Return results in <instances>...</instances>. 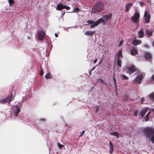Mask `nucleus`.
<instances>
[{
  "label": "nucleus",
  "mask_w": 154,
  "mask_h": 154,
  "mask_svg": "<svg viewBox=\"0 0 154 154\" xmlns=\"http://www.w3.org/2000/svg\"><path fill=\"white\" fill-rule=\"evenodd\" d=\"M23 103V102L21 101L16 104L12 105L13 112L11 114V119H17L26 125H29L31 123L30 119L27 117H23V115L19 113Z\"/></svg>",
  "instance_id": "f257e3e1"
},
{
  "label": "nucleus",
  "mask_w": 154,
  "mask_h": 154,
  "mask_svg": "<svg viewBox=\"0 0 154 154\" xmlns=\"http://www.w3.org/2000/svg\"><path fill=\"white\" fill-rule=\"evenodd\" d=\"M140 132L143 133V135L148 141L154 144V128L151 127H143L139 128Z\"/></svg>",
  "instance_id": "f03ea898"
},
{
  "label": "nucleus",
  "mask_w": 154,
  "mask_h": 154,
  "mask_svg": "<svg viewBox=\"0 0 154 154\" xmlns=\"http://www.w3.org/2000/svg\"><path fill=\"white\" fill-rule=\"evenodd\" d=\"M9 95H8L5 98L0 100V103L4 104L8 103V104H9L11 100H14V96L16 95L15 90L12 88H11L9 90Z\"/></svg>",
  "instance_id": "7ed1b4c3"
},
{
  "label": "nucleus",
  "mask_w": 154,
  "mask_h": 154,
  "mask_svg": "<svg viewBox=\"0 0 154 154\" xmlns=\"http://www.w3.org/2000/svg\"><path fill=\"white\" fill-rule=\"evenodd\" d=\"M104 8V5L103 3L99 1L96 2L93 6L92 12L94 14H97L103 10Z\"/></svg>",
  "instance_id": "20e7f679"
},
{
  "label": "nucleus",
  "mask_w": 154,
  "mask_h": 154,
  "mask_svg": "<svg viewBox=\"0 0 154 154\" xmlns=\"http://www.w3.org/2000/svg\"><path fill=\"white\" fill-rule=\"evenodd\" d=\"M140 16L139 13L135 12L131 18V20L134 23H135L136 25L137 26H138L139 25Z\"/></svg>",
  "instance_id": "39448f33"
},
{
  "label": "nucleus",
  "mask_w": 154,
  "mask_h": 154,
  "mask_svg": "<svg viewBox=\"0 0 154 154\" xmlns=\"http://www.w3.org/2000/svg\"><path fill=\"white\" fill-rule=\"evenodd\" d=\"M45 32L41 30H39L37 33L38 39L39 41L42 40L45 36Z\"/></svg>",
  "instance_id": "423d86ee"
},
{
  "label": "nucleus",
  "mask_w": 154,
  "mask_h": 154,
  "mask_svg": "<svg viewBox=\"0 0 154 154\" xmlns=\"http://www.w3.org/2000/svg\"><path fill=\"white\" fill-rule=\"evenodd\" d=\"M149 109V108L147 107H146L143 108L140 111L139 116H140L142 118L143 117Z\"/></svg>",
  "instance_id": "0eeeda50"
},
{
  "label": "nucleus",
  "mask_w": 154,
  "mask_h": 154,
  "mask_svg": "<svg viewBox=\"0 0 154 154\" xmlns=\"http://www.w3.org/2000/svg\"><path fill=\"white\" fill-rule=\"evenodd\" d=\"M144 56L145 59L150 61L152 58V56L151 54L148 52H146L144 53Z\"/></svg>",
  "instance_id": "6e6552de"
},
{
  "label": "nucleus",
  "mask_w": 154,
  "mask_h": 154,
  "mask_svg": "<svg viewBox=\"0 0 154 154\" xmlns=\"http://www.w3.org/2000/svg\"><path fill=\"white\" fill-rule=\"evenodd\" d=\"M127 69L129 71V73L130 75L136 70V68L135 66L133 65H131V66L127 68Z\"/></svg>",
  "instance_id": "1a4fd4ad"
},
{
  "label": "nucleus",
  "mask_w": 154,
  "mask_h": 154,
  "mask_svg": "<svg viewBox=\"0 0 154 154\" xmlns=\"http://www.w3.org/2000/svg\"><path fill=\"white\" fill-rule=\"evenodd\" d=\"M96 82L97 83L100 82L101 84L104 85L110 86V84H109L105 80H104L103 79H101L100 78L98 79L96 81Z\"/></svg>",
  "instance_id": "9d476101"
},
{
  "label": "nucleus",
  "mask_w": 154,
  "mask_h": 154,
  "mask_svg": "<svg viewBox=\"0 0 154 154\" xmlns=\"http://www.w3.org/2000/svg\"><path fill=\"white\" fill-rule=\"evenodd\" d=\"M142 41L140 40H138L136 39V37H135L132 40V44L134 46H137L141 43Z\"/></svg>",
  "instance_id": "9b49d317"
},
{
  "label": "nucleus",
  "mask_w": 154,
  "mask_h": 154,
  "mask_svg": "<svg viewBox=\"0 0 154 154\" xmlns=\"http://www.w3.org/2000/svg\"><path fill=\"white\" fill-rule=\"evenodd\" d=\"M143 78H135L133 82L135 83L140 85L142 83V81L143 80Z\"/></svg>",
  "instance_id": "f8f14e48"
},
{
  "label": "nucleus",
  "mask_w": 154,
  "mask_h": 154,
  "mask_svg": "<svg viewBox=\"0 0 154 154\" xmlns=\"http://www.w3.org/2000/svg\"><path fill=\"white\" fill-rule=\"evenodd\" d=\"M109 152L110 154H112L114 151V146L113 144L110 141L109 142Z\"/></svg>",
  "instance_id": "ddd939ff"
},
{
  "label": "nucleus",
  "mask_w": 154,
  "mask_h": 154,
  "mask_svg": "<svg viewBox=\"0 0 154 154\" xmlns=\"http://www.w3.org/2000/svg\"><path fill=\"white\" fill-rule=\"evenodd\" d=\"M138 37L139 38H143L144 37V32L143 31V29H140L138 32Z\"/></svg>",
  "instance_id": "4468645a"
},
{
  "label": "nucleus",
  "mask_w": 154,
  "mask_h": 154,
  "mask_svg": "<svg viewBox=\"0 0 154 154\" xmlns=\"http://www.w3.org/2000/svg\"><path fill=\"white\" fill-rule=\"evenodd\" d=\"M64 5H63L61 3H60L57 5L56 8V10L61 11L64 9Z\"/></svg>",
  "instance_id": "2eb2a0df"
},
{
  "label": "nucleus",
  "mask_w": 154,
  "mask_h": 154,
  "mask_svg": "<svg viewBox=\"0 0 154 154\" xmlns=\"http://www.w3.org/2000/svg\"><path fill=\"white\" fill-rule=\"evenodd\" d=\"M57 147L59 148H62L65 146V143L61 141L60 142H58L57 143Z\"/></svg>",
  "instance_id": "dca6fc26"
},
{
  "label": "nucleus",
  "mask_w": 154,
  "mask_h": 154,
  "mask_svg": "<svg viewBox=\"0 0 154 154\" xmlns=\"http://www.w3.org/2000/svg\"><path fill=\"white\" fill-rule=\"evenodd\" d=\"M144 22L146 23H149L150 22V15H148L146 16H144Z\"/></svg>",
  "instance_id": "f3484780"
},
{
  "label": "nucleus",
  "mask_w": 154,
  "mask_h": 154,
  "mask_svg": "<svg viewBox=\"0 0 154 154\" xmlns=\"http://www.w3.org/2000/svg\"><path fill=\"white\" fill-rule=\"evenodd\" d=\"M104 17L105 16H103V15L102 18H100L98 20L100 24L101 23H102L103 25H104L106 24V20L104 18Z\"/></svg>",
  "instance_id": "a211bd4d"
},
{
  "label": "nucleus",
  "mask_w": 154,
  "mask_h": 154,
  "mask_svg": "<svg viewBox=\"0 0 154 154\" xmlns=\"http://www.w3.org/2000/svg\"><path fill=\"white\" fill-rule=\"evenodd\" d=\"M100 24L98 20L96 21V22H94V21H93V23L91 24L90 27L91 28H93L94 27L97 26Z\"/></svg>",
  "instance_id": "6ab92c4d"
},
{
  "label": "nucleus",
  "mask_w": 154,
  "mask_h": 154,
  "mask_svg": "<svg viewBox=\"0 0 154 154\" xmlns=\"http://www.w3.org/2000/svg\"><path fill=\"white\" fill-rule=\"evenodd\" d=\"M95 32L94 31H87L85 32V34L87 35L92 36L94 34Z\"/></svg>",
  "instance_id": "aec40b11"
},
{
  "label": "nucleus",
  "mask_w": 154,
  "mask_h": 154,
  "mask_svg": "<svg viewBox=\"0 0 154 154\" xmlns=\"http://www.w3.org/2000/svg\"><path fill=\"white\" fill-rule=\"evenodd\" d=\"M131 55L133 56L135 55L138 54L137 50L134 48H132L131 50Z\"/></svg>",
  "instance_id": "412c9836"
},
{
  "label": "nucleus",
  "mask_w": 154,
  "mask_h": 154,
  "mask_svg": "<svg viewBox=\"0 0 154 154\" xmlns=\"http://www.w3.org/2000/svg\"><path fill=\"white\" fill-rule=\"evenodd\" d=\"M148 97L149 99L152 102L154 101V92L148 95Z\"/></svg>",
  "instance_id": "4be33fe9"
},
{
  "label": "nucleus",
  "mask_w": 154,
  "mask_h": 154,
  "mask_svg": "<svg viewBox=\"0 0 154 154\" xmlns=\"http://www.w3.org/2000/svg\"><path fill=\"white\" fill-rule=\"evenodd\" d=\"M103 16H105L104 18L106 19V22L109 20L110 18H111L112 16V14L111 13H110L108 15H104Z\"/></svg>",
  "instance_id": "5701e85b"
},
{
  "label": "nucleus",
  "mask_w": 154,
  "mask_h": 154,
  "mask_svg": "<svg viewBox=\"0 0 154 154\" xmlns=\"http://www.w3.org/2000/svg\"><path fill=\"white\" fill-rule=\"evenodd\" d=\"M133 5V3H128L127 4L125 8H126V11L127 12H128L129 11L131 7Z\"/></svg>",
  "instance_id": "b1692460"
},
{
  "label": "nucleus",
  "mask_w": 154,
  "mask_h": 154,
  "mask_svg": "<svg viewBox=\"0 0 154 154\" xmlns=\"http://www.w3.org/2000/svg\"><path fill=\"white\" fill-rule=\"evenodd\" d=\"M137 75L136 77H143L145 76V74L139 71H138L137 72H136Z\"/></svg>",
  "instance_id": "393cba45"
},
{
  "label": "nucleus",
  "mask_w": 154,
  "mask_h": 154,
  "mask_svg": "<svg viewBox=\"0 0 154 154\" xmlns=\"http://www.w3.org/2000/svg\"><path fill=\"white\" fill-rule=\"evenodd\" d=\"M151 83L154 84V78H150V79L149 78L148 79L147 83L149 84Z\"/></svg>",
  "instance_id": "a878e982"
},
{
  "label": "nucleus",
  "mask_w": 154,
  "mask_h": 154,
  "mask_svg": "<svg viewBox=\"0 0 154 154\" xmlns=\"http://www.w3.org/2000/svg\"><path fill=\"white\" fill-rule=\"evenodd\" d=\"M80 11L79 8L77 7H75L73 10L71 12H68V13H76Z\"/></svg>",
  "instance_id": "bb28decb"
},
{
  "label": "nucleus",
  "mask_w": 154,
  "mask_h": 154,
  "mask_svg": "<svg viewBox=\"0 0 154 154\" xmlns=\"http://www.w3.org/2000/svg\"><path fill=\"white\" fill-rule=\"evenodd\" d=\"M109 134L111 136H116V135H119V133L117 131H114L110 132Z\"/></svg>",
  "instance_id": "cd10ccee"
},
{
  "label": "nucleus",
  "mask_w": 154,
  "mask_h": 154,
  "mask_svg": "<svg viewBox=\"0 0 154 154\" xmlns=\"http://www.w3.org/2000/svg\"><path fill=\"white\" fill-rule=\"evenodd\" d=\"M152 31H150L149 30H147L146 31V34L148 35L149 37L151 36L152 35Z\"/></svg>",
  "instance_id": "c85d7f7f"
},
{
  "label": "nucleus",
  "mask_w": 154,
  "mask_h": 154,
  "mask_svg": "<svg viewBox=\"0 0 154 154\" xmlns=\"http://www.w3.org/2000/svg\"><path fill=\"white\" fill-rule=\"evenodd\" d=\"M116 62L118 66L120 67H121L122 66V64L121 63V60L118 57L117 60Z\"/></svg>",
  "instance_id": "c756f323"
},
{
  "label": "nucleus",
  "mask_w": 154,
  "mask_h": 154,
  "mask_svg": "<svg viewBox=\"0 0 154 154\" xmlns=\"http://www.w3.org/2000/svg\"><path fill=\"white\" fill-rule=\"evenodd\" d=\"M30 96V91L29 90H27L26 92V97L29 98Z\"/></svg>",
  "instance_id": "7c9ffc66"
},
{
  "label": "nucleus",
  "mask_w": 154,
  "mask_h": 154,
  "mask_svg": "<svg viewBox=\"0 0 154 154\" xmlns=\"http://www.w3.org/2000/svg\"><path fill=\"white\" fill-rule=\"evenodd\" d=\"M148 117L149 118H145V117H144V118H143V119H144L145 120H144V121L145 122H148L149 120L148 119H152V118H153V116L151 115H149V116H148Z\"/></svg>",
  "instance_id": "2f4dec72"
},
{
  "label": "nucleus",
  "mask_w": 154,
  "mask_h": 154,
  "mask_svg": "<svg viewBox=\"0 0 154 154\" xmlns=\"http://www.w3.org/2000/svg\"><path fill=\"white\" fill-rule=\"evenodd\" d=\"M8 2L10 6H12L14 3V0H8Z\"/></svg>",
  "instance_id": "473e14b6"
},
{
  "label": "nucleus",
  "mask_w": 154,
  "mask_h": 154,
  "mask_svg": "<svg viewBox=\"0 0 154 154\" xmlns=\"http://www.w3.org/2000/svg\"><path fill=\"white\" fill-rule=\"evenodd\" d=\"M122 50L119 51L117 55L118 56V57L120 58V57L121 56L122 57Z\"/></svg>",
  "instance_id": "72a5a7b5"
},
{
  "label": "nucleus",
  "mask_w": 154,
  "mask_h": 154,
  "mask_svg": "<svg viewBox=\"0 0 154 154\" xmlns=\"http://www.w3.org/2000/svg\"><path fill=\"white\" fill-rule=\"evenodd\" d=\"M152 112H151V111L150 110L149 111H148L147 114L145 115V118H147V119L149 118L148 116L151 115V113Z\"/></svg>",
  "instance_id": "f704fd0d"
},
{
  "label": "nucleus",
  "mask_w": 154,
  "mask_h": 154,
  "mask_svg": "<svg viewBox=\"0 0 154 154\" xmlns=\"http://www.w3.org/2000/svg\"><path fill=\"white\" fill-rule=\"evenodd\" d=\"M44 74V71L43 69L41 68V69L39 71V74L41 76H42Z\"/></svg>",
  "instance_id": "c9c22d12"
},
{
  "label": "nucleus",
  "mask_w": 154,
  "mask_h": 154,
  "mask_svg": "<svg viewBox=\"0 0 154 154\" xmlns=\"http://www.w3.org/2000/svg\"><path fill=\"white\" fill-rule=\"evenodd\" d=\"M112 78V80H113V82H114V84L115 86H116V85L117 84V82L116 80V78Z\"/></svg>",
  "instance_id": "e433bc0d"
},
{
  "label": "nucleus",
  "mask_w": 154,
  "mask_h": 154,
  "mask_svg": "<svg viewBox=\"0 0 154 154\" xmlns=\"http://www.w3.org/2000/svg\"><path fill=\"white\" fill-rule=\"evenodd\" d=\"M145 98L144 97H142L140 99V103L141 104L144 103V102L145 101Z\"/></svg>",
  "instance_id": "4c0bfd02"
},
{
  "label": "nucleus",
  "mask_w": 154,
  "mask_h": 154,
  "mask_svg": "<svg viewBox=\"0 0 154 154\" xmlns=\"http://www.w3.org/2000/svg\"><path fill=\"white\" fill-rule=\"evenodd\" d=\"M139 113V112L138 110H136L134 112V115L136 117H137V115Z\"/></svg>",
  "instance_id": "58836bf2"
},
{
  "label": "nucleus",
  "mask_w": 154,
  "mask_h": 154,
  "mask_svg": "<svg viewBox=\"0 0 154 154\" xmlns=\"http://www.w3.org/2000/svg\"><path fill=\"white\" fill-rule=\"evenodd\" d=\"M148 15H150L149 14V12L147 11V10H146L144 12V16H146Z\"/></svg>",
  "instance_id": "ea45409f"
},
{
  "label": "nucleus",
  "mask_w": 154,
  "mask_h": 154,
  "mask_svg": "<svg viewBox=\"0 0 154 154\" xmlns=\"http://www.w3.org/2000/svg\"><path fill=\"white\" fill-rule=\"evenodd\" d=\"M138 3H139L140 5L142 7H143L144 5V3L141 2H139Z\"/></svg>",
  "instance_id": "a19ab883"
},
{
  "label": "nucleus",
  "mask_w": 154,
  "mask_h": 154,
  "mask_svg": "<svg viewBox=\"0 0 154 154\" xmlns=\"http://www.w3.org/2000/svg\"><path fill=\"white\" fill-rule=\"evenodd\" d=\"M44 77H51V74L50 73H48Z\"/></svg>",
  "instance_id": "79ce46f5"
},
{
  "label": "nucleus",
  "mask_w": 154,
  "mask_h": 154,
  "mask_svg": "<svg viewBox=\"0 0 154 154\" xmlns=\"http://www.w3.org/2000/svg\"><path fill=\"white\" fill-rule=\"evenodd\" d=\"M85 131L84 130H83L82 131L81 133L80 134V135H79V137H81L83 135V134H84V133L85 132Z\"/></svg>",
  "instance_id": "37998d69"
},
{
  "label": "nucleus",
  "mask_w": 154,
  "mask_h": 154,
  "mask_svg": "<svg viewBox=\"0 0 154 154\" xmlns=\"http://www.w3.org/2000/svg\"><path fill=\"white\" fill-rule=\"evenodd\" d=\"M64 8L67 9V10H69L70 9V7L68 6L64 5Z\"/></svg>",
  "instance_id": "c03bdc74"
},
{
  "label": "nucleus",
  "mask_w": 154,
  "mask_h": 154,
  "mask_svg": "<svg viewBox=\"0 0 154 154\" xmlns=\"http://www.w3.org/2000/svg\"><path fill=\"white\" fill-rule=\"evenodd\" d=\"M93 20H89L87 21L86 22L88 23V24H91L92 23H93Z\"/></svg>",
  "instance_id": "a18cd8bd"
},
{
  "label": "nucleus",
  "mask_w": 154,
  "mask_h": 154,
  "mask_svg": "<svg viewBox=\"0 0 154 154\" xmlns=\"http://www.w3.org/2000/svg\"><path fill=\"white\" fill-rule=\"evenodd\" d=\"M46 120V119L45 118H42L40 119L39 120L40 122H44Z\"/></svg>",
  "instance_id": "49530a36"
},
{
  "label": "nucleus",
  "mask_w": 154,
  "mask_h": 154,
  "mask_svg": "<svg viewBox=\"0 0 154 154\" xmlns=\"http://www.w3.org/2000/svg\"><path fill=\"white\" fill-rule=\"evenodd\" d=\"M123 43V41L122 40H121L119 42V46H121L122 45V44Z\"/></svg>",
  "instance_id": "de8ad7c7"
},
{
  "label": "nucleus",
  "mask_w": 154,
  "mask_h": 154,
  "mask_svg": "<svg viewBox=\"0 0 154 154\" xmlns=\"http://www.w3.org/2000/svg\"><path fill=\"white\" fill-rule=\"evenodd\" d=\"M99 110H100L99 109H98L97 108H96V110L95 111V113L96 114V113H97L99 112Z\"/></svg>",
  "instance_id": "09e8293b"
},
{
  "label": "nucleus",
  "mask_w": 154,
  "mask_h": 154,
  "mask_svg": "<svg viewBox=\"0 0 154 154\" xmlns=\"http://www.w3.org/2000/svg\"><path fill=\"white\" fill-rule=\"evenodd\" d=\"M149 109H150L152 112L154 113V108H149Z\"/></svg>",
  "instance_id": "8fccbe9b"
},
{
  "label": "nucleus",
  "mask_w": 154,
  "mask_h": 154,
  "mask_svg": "<svg viewBox=\"0 0 154 154\" xmlns=\"http://www.w3.org/2000/svg\"><path fill=\"white\" fill-rule=\"evenodd\" d=\"M129 78H121L122 80H127Z\"/></svg>",
  "instance_id": "3c124183"
},
{
  "label": "nucleus",
  "mask_w": 154,
  "mask_h": 154,
  "mask_svg": "<svg viewBox=\"0 0 154 154\" xmlns=\"http://www.w3.org/2000/svg\"><path fill=\"white\" fill-rule=\"evenodd\" d=\"M65 12H62L61 13V14L60 17H63V16L64 15Z\"/></svg>",
  "instance_id": "603ef678"
},
{
  "label": "nucleus",
  "mask_w": 154,
  "mask_h": 154,
  "mask_svg": "<svg viewBox=\"0 0 154 154\" xmlns=\"http://www.w3.org/2000/svg\"><path fill=\"white\" fill-rule=\"evenodd\" d=\"M97 66V65H96L95 66L93 67L91 69V70L92 71H93V70H94L96 68V67Z\"/></svg>",
  "instance_id": "864d4df0"
},
{
  "label": "nucleus",
  "mask_w": 154,
  "mask_h": 154,
  "mask_svg": "<svg viewBox=\"0 0 154 154\" xmlns=\"http://www.w3.org/2000/svg\"><path fill=\"white\" fill-rule=\"evenodd\" d=\"M94 88V86H93L91 87V89L89 91V92H91L93 89Z\"/></svg>",
  "instance_id": "5fc2aeb1"
},
{
  "label": "nucleus",
  "mask_w": 154,
  "mask_h": 154,
  "mask_svg": "<svg viewBox=\"0 0 154 154\" xmlns=\"http://www.w3.org/2000/svg\"><path fill=\"white\" fill-rule=\"evenodd\" d=\"M97 59H96L94 60L93 61L94 63H95L97 62Z\"/></svg>",
  "instance_id": "6e6d98bb"
},
{
  "label": "nucleus",
  "mask_w": 154,
  "mask_h": 154,
  "mask_svg": "<svg viewBox=\"0 0 154 154\" xmlns=\"http://www.w3.org/2000/svg\"><path fill=\"white\" fill-rule=\"evenodd\" d=\"M144 46L145 47H146V48H148L149 47V46L148 45H147V44H145L144 45Z\"/></svg>",
  "instance_id": "4d7b16f0"
},
{
  "label": "nucleus",
  "mask_w": 154,
  "mask_h": 154,
  "mask_svg": "<svg viewBox=\"0 0 154 154\" xmlns=\"http://www.w3.org/2000/svg\"><path fill=\"white\" fill-rule=\"evenodd\" d=\"M96 108H97L98 109H100V106L99 105H96Z\"/></svg>",
  "instance_id": "13d9d810"
},
{
  "label": "nucleus",
  "mask_w": 154,
  "mask_h": 154,
  "mask_svg": "<svg viewBox=\"0 0 154 154\" xmlns=\"http://www.w3.org/2000/svg\"><path fill=\"white\" fill-rule=\"evenodd\" d=\"M55 35L56 37H58V35L56 33H55Z\"/></svg>",
  "instance_id": "bf43d9fd"
},
{
  "label": "nucleus",
  "mask_w": 154,
  "mask_h": 154,
  "mask_svg": "<svg viewBox=\"0 0 154 154\" xmlns=\"http://www.w3.org/2000/svg\"><path fill=\"white\" fill-rule=\"evenodd\" d=\"M151 115L152 116H153V117H154V113L153 112H152L151 113Z\"/></svg>",
  "instance_id": "052dcab7"
},
{
  "label": "nucleus",
  "mask_w": 154,
  "mask_h": 154,
  "mask_svg": "<svg viewBox=\"0 0 154 154\" xmlns=\"http://www.w3.org/2000/svg\"><path fill=\"white\" fill-rule=\"evenodd\" d=\"M102 60H101L99 62V63H98V64L97 65H97H99L100 64H101L102 63Z\"/></svg>",
  "instance_id": "680f3d73"
},
{
  "label": "nucleus",
  "mask_w": 154,
  "mask_h": 154,
  "mask_svg": "<svg viewBox=\"0 0 154 154\" xmlns=\"http://www.w3.org/2000/svg\"><path fill=\"white\" fill-rule=\"evenodd\" d=\"M91 71L90 70L89 72V74L90 75H91Z\"/></svg>",
  "instance_id": "e2e57ef3"
},
{
  "label": "nucleus",
  "mask_w": 154,
  "mask_h": 154,
  "mask_svg": "<svg viewBox=\"0 0 154 154\" xmlns=\"http://www.w3.org/2000/svg\"><path fill=\"white\" fill-rule=\"evenodd\" d=\"M148 119L149 120L148 121H152V119Z\"/></svg>",
  "instance_id": "0e129e2a"
},
{
  "label": "nucleus",
  "mask_w": 154,
  "mask_h": 154,
  "mask_svg": "<svg viewBox=\"0 0 154 154\" xmlns=\"http://www.w3.org/2000/svg\"><path fill=\"white\" fill-rule=\"evenodd\" d=\"M57 104V103L55 102L54 103H53V106H54L55 105Z\"/></svg>",
  "instance_id": "69168bd1"
},
{
  "label": "nucleus",
  "mask_w": 154,
  "mask_h": 154,
  "mask_svg": "<svg viewBox=\"0 0 154 154\" xmlns=\"http://www.w3.org/2000/svg\"><path fill=\"white\" fill-rule=\"evenodd\" d=\"M152 45L154 47V40L152 42Z\"/></svg>",
  "instance_id": "338daca9"
},
{
  "label": "nucleus",
  "mask_w": 154,
  "mask_h": 154,
  "mask_svg": "<svg viewBox=\"0 0 154 154\" xmlns=\"http://www.w3.org/2000/svg\"><path fill=\"white\" fill-rule=\"evenodd\" d=\"M147 1L149 3H151V2H150V0H147Z\"/></svg>",
  "instance_id": "774afa93"
}]
</instances>
